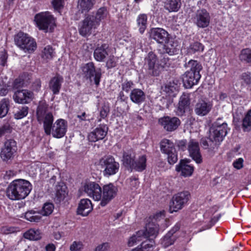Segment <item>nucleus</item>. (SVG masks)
Wrapping results in <instances>:
<instances>
[{
  "label": "nucleus",
  "mask_w": 251,
  "mask_h": 251,
  "mask_svg": "<svg viewBox=\"0 0 251 251\" xmlns=\"http://www.w3.org/2000/svg\"><path fill=\"white\" fill-rule=\"evenodd\" d=\"M107 49L108 47L106 44H103L101 46L97 47L94 52L95 59L99 62L103 61L108 55Z\"/></svg>",
  "instance_id": "obj_32"
},
{
  "label": "nucleus",
  "mask_w": 251,
  "mask_h": 251,
  "mask_svg": "<svg viewBox=\"0 0 251 251\" xmlns=\"http://www.w3.org/2000/svg\"><path fill=\"white\" fill-rule=\"evenodd\" d=\"M194 23L199 28H205L208 26L210 22L209 13L204 9L197 11L193 18Z\"/></svg>",
  "instance_id": "obj_11"
},
{
  "label": "nucleus",
  "mask_w": 251,
  "mask_h": 251,
  "mask_svg": "<svg viewBox=\"0 0 251 251\" xmlns=\"http://www.w3.org/2000/svg\"><path fill=\"white\" fill-rule=\"evenodd\" d=\"M67 195L68 191L66 186L63 182L59 183L55 188V200L60 202L63 201Z\"/></svg>",
  "instance_id": "obj_31"
},
{
  "label": "nucleus",
  "mask_w": 251,
  "mask_h": 251,
  "mask_svg": "<svg viewBox=\"0 0 251 251\" xmlns=\"http://www.w3.org/2000/svg\"><path fill=\"white\" fill-rule=\"evenodd\" d=\"M160 149L161 151L167 154L176 150L174 143L168 139H164L160 142Z\"/></svg>",
  "instance_id": "obj_34"
},
{
  "label": "nucleus",
  "mask_w": 251,
  "mask_h": 251,
  "mask_svg": "<svg viewBox=\"0 0 251 251\" xmlns=\"http://www.w3.org/2000/svg\"><path fill=\"white\" fill-rule=\"evenodd\" d=\"M8 85L3 80L0 79V95L5 96L8 93Z\"/></svg>",
  "instance_id": "obj_56"
},
{
  "label": "nucleus",
  "mask_w": 251,
  "mask_h": 251,
  "mask_svg": "<svg viewBox=\"0 0 251 251\" xmlns=\"http://www.w3.org/2000/svg\"><path fill=\"white\" fill-rule=\"evenodd\" d=\"M53 209V204L50 202H47L44 204L42 209L40 212L42 216H47L51 214Z\"/></svg>",
  "instance_id": "obj_46"
},
{
  "label": "nucleus",
  "mask_w": 251,
  "mask_h": 251,
  "mask_svg": "<svg viewBox=\"0 0 251 251\" xmlns=\"http://www.w3.org/2000/svg\"><path fill=\"white\" fill-rule=\"evenodd\" d=\"M15 45L25 53H32L37 48L35 39L27 33L19 32L14 37Z\"/></svg>",
  "instance_id": "obj_5"
},
{
  "label": "nucleus",
  "mask_w": 251,
  "mask_h": 251,
  "mask_svg": "<svg viewBox=\"0 0 251 251\" xmlns=\"http://www.w3.org/2000/svg\"><path fill=\"white\" fill-rule=\"evenodd\" d=\"M145 232L143 230H139L131 236L127 242L128 247H132L137 242L144 239Z\"/></svg>",
  "instance_id": "obj_38"
},
{
  "label": "nucleus",
  "mask_w": 251,
  "mask_h": 251,
  "mask_svg": "<svg viewBox=\"0 0 251 251\" xmlns=\"http://www.w3.org/2000/svg\"><path fill=\"white\" fill-rule=\"evenodd\" d=\"M108 16V12L105 7H101L99 8L94 17L95 21L99 25L100 22H102L106 19Z\"/></svg>",
  "instance_id": "obj_37"
},
{
  "label": "nucleus",
  "mask_w": 251,
  "mask_h": 251,
  "mask_svg": "<svg viewBox=\"0 0 251 251\" xmlns=\"http://www.w3.org/2000/svg\"><path fill=\"white\" fill-rule=\"evenodd\" d=\"M222 118H218L217 120V121L214 123V124L212 127H220V128L228 130L227 124L225 122H222Z\"/></svg>",
  "instance_id": "obj_57"
},
{
  "label": "nucleus",
  "mask_w": 251,
  "mask_h": 251,
  "mask_svg": "<svg viewBox=\"0 0 251 251\" xmlns=\"http://www.w3.org/2000/svg\"><path fill=\"white\" fill-rule=\"evenodd\" d=\"M242 125L245 128L251 126V109L248 111L243 119Z\"/></svg>",
  "instance_id": "obj_54"
},
{
  "label": "nucleus",
  "mask_w": 251,
  "mask_h": 251,
  "mask_svg": "<svg viewBox=\"0 0 251 251\" xmlns=\"http://www.w3.org/2000/svg\"><path fill=\"white\" fill-rule=\"evenodd\" d=\"M190 104L189 95L188 94L183 93L180 97L178 106L176 110V114L178 116H182L185 113Z\"/></svg>",
  "instance_id": "obj_26"
},
{
  "label": "nucleus",
  "mask_w": 251,
  "mask_h": 251,
  "mask_svg": "<svg viewBox=\"0 0 251 251\" xmlns=\"http://www.w3.org/2000/svg\"><path fill=\"white\" fill-rule=\"evenodd\" d=\"M106 134L107 131L105 128L98 127L89 134L88 139L90 142H95L103 139Z\"/></svg>",
  "instance_id": "obj_27"
},
{
  "label": "nucleus",
  "mask_w": 251,
  "mask_h": 251,
  "mask_svg": "<svg viewBox=\"0 0 251 251\" xmlns=\"http://www.w3.org/2000/svg\"><path fill=\"white\" fill-rule=\"evenodd\" d=\"M147 158L145 155H141L135 160L133 164L132 170H135L138 172H142L146 169Z\"/></svg>",
  "instance_id": "obj_35"
},
{
  "label": "nucleus",
  "mask_w": 251,
  "mask_h": 251,
  "mask_svg": "<svg viewBox=\"0 0 251 251\" xmlns=\"http://www.w3.org/2000/svg\"><path fill=\"white\" fill-rule=\"evenodd\" d=\"M116 64V58L113 55L109 56L106 62V66L108 68L114 67Z\"/></svg>",
  "instance_id": "obj_60"
},
{
  "label": "nucleus",
  "mask_w": 251,
  "mask_h": 251,
  "mask_svg": "<svg viewBox=\"0 0 251 251\" xmlns=\"http://www.w3.org/2000/svg\"><path fill=\"white\" fill-rule=\"evenodd\" d=\"M123 164L128 169L132 170L135 162V154L131 151L125 152L123 155Z\"/></svg>",
  "instance_id": "obj_33"
},
{
  "label": "nucleus",
  "mask_w": 251,
  "mask_h": 251,
  "mask_svg": "<svg viewBox=\"0 0 251 251\" xmlns=\"http://www.w3.org/2000/svg\"><path fill=\"white\" fill-rule=\"evenodd\" d=\"M82 74L87 78L91 79L94 76V81L96 85L100 83L101 73L96 71L94 64L93 62H89L83 64L81 67Z\"/></svg>",
  "instance_id": "obj_14"
},
{
  "label": "nucleus",
  "mask_w": 251,
  "mask_h": 251,
  "mask_svg": "<svg viewBox=\"0 0 251 251\" xmlns=\"http://www.w3.org/2000/svg\"><path fill=\"white\" fill-rule=\"evenodd\" d=\"M93 206L91 201L88 199H82L80 201L77 210V214L83 216H86L92 210Z\"/></svg>",
  "instance_id": "obj_23"
},
{
  "label": "nucleus",
  "mask_w": 251,
  "mask_h": 251,
  "mask_svg": "<svg viewBox=\"0 0 251 251\" xmlns=\"http://www.w3.org/2000/svg\"><path fill=\"white\" fill-rule=\"evenodd\" d=\"M13 98L16 103H28L32 100L33 93L27 90H17L15 92Z\"/></svg>",
  "instance_id": "obj_18"
},
{
  "label": "nucleus",
  "mask_w": 251,
  "mask_h": 251,
  "mask_svg": "<svg viewBox=\"0 0 251 251\" xmlns=\"http://www.w3.org/2000/svg\"><path fill=\"white\" fill-rule=\"evenodd\" d=\"M54 51L51 47L47 46L42 51V56L44 59H50L53 57Z\"/></svg>",
  "instance_id": "obj_49"
},
{
  "label": "nucleus",
  "mask_w": 251,
  "mask_h": 251,
  "mask_svg": "<svg viewBox=\"0 0 251 251\" xmlns=\"http://www.w3.org/2000/svg\"><path fill=\"white\" fill-rule=\"evenodd\" d=\"M190 198V194L188 191L181 192L174 195L170 205V212H176L182 209Z\"/></svg>",
  "instance_id": "obj_7"
},
{
  "label": "nucleus",
  "mask_w": 251,
  "mask_h": 251,
  "mask_svg": "<svg viewBox=\"0 0 251 251\" xmlns=\"http://www.w3.org/2000/svg\"><path fill=\"white\" fill-rule=\"evenodd\" d=\"M164 8L169 12H176L180 9L181 0H163Z\"/></svg>",
  "instance_id": "obj_29"
},
{
  "label": "nucleus",
  "mask_w": 251,
  "mask_h": 251,
  "mask_svg": "<svg viewBox=\"0 0 251 251\" xmlns=\"http://www.w3.org/2000/svg\"><path fill=\"white\" fill-rule=\"evenodd\" d=\"M129 186L131 189H136L137 188L139 185V182L137 178L134 177H130L129 180Z\"/></svg>",
  "instance_id": "obj_58"
},
{
  "label": "nucleus",
  "mask_w": 251,
  "mask_h": 251,
  "mask_svg": "<svg viewBox=\"0 0 251 251\" xmlns=\"http://www.w3.org/2000/svg\"><path fill=\"white\" fill-rule=\"evenodd\" d=\"M48 105L45 101H40L39 105L37 109V118H42L44 115L48 113Z\"/></svg>",
  "instance_id": "obj_44"
},
{
  "label": "nucleus",
  "mask_w": 251,
  "mask_h": 251,
  "mask_svg": "<svg viewBox=\"0 0 251 251\" xmlns=\"http://www.w3.org/2000/svg\"><path fill=\"white\" fill-rule=\"evenodd\" d=\"M203 50V46L199 42H196L191 44L188 48V51L190 53L201 51Z\"/></svg>",
  "instance_id": "obj_50"
},
{
  "label": "nucleus",
  "mask_w": 251,
  "mask_h": 251,
  "mask_svg": "<svg viewBox=\"0 0 251 251\" xmlns=\"http://www.w3.org/2000/svg\"><path fill=\"white\" fill-rule=\"evenodd\" d=\"M175 240V236H172L170 233H167L162 241V244L164 247L166 248L172 245Z\"/></svg>",
  "instance_id": "obj_48"
},
{
  "label": "nucleus",
  "mask_w": 251,
  "mask_h": 251,
  "mask_svg": "<svg viewBox=\"0 0 251 251\" xmlns=\"http://www.w3.org/2000/svg\"><path fill=\"white\" fill-rule=\"evenodd\" d=\"M83 248V244L79 241H74L70 247V251H80Z\"/></svg>",
  "instance_id": "obj_55"
},
{
  "label": "nucleus",
  "mask_w": 251,
  "mask_h": 251,
  "mask_svg": "<svg viewBox=\"0 0 251 251\" xmlns=\"http://www.w3.org/2000/svg\"><path fill=\"white\" fill-rule=\"evenodd\" d=\"M239 58L241 61L251 62V50L248 48L242 50L239 55Z\"/></svg>",
  "instance_id": "obj_45"
},
{
  "label": "nucleus",
  "mask_w": 251,
  "mask_h": 251,
  "mask_svg": "<svg viewBox=\"0 0 251 251\" xmlns=\"http://www.w3.org/2000/svg\"><path fill=\"white\" fill-rule=\"evenodd\" d=\"M99 164L104 169L103 174L106 176L114 175L119 170V163L112 156H106L101 158L100 160Z\"/></svg>",
  "instance_id": "obj_6"
},
{
  "label": "nucleus",
  "mask_w": 251,
  "mask_h": 251,
  "mask_svg": "<svg viewBox=\"0 0 251 251\" xmlns=\"http://www.w3.org/2000/svg\"><path fill=\"white\" fill-rule=\"evenodd\" d=\"M227 133V130L219 127H211L209 130V138L212 142L216 145L219 144L223 140Z\"/></svg>",
  "instance_id": "obj_19"
},
{
  "label": "nucleus",
  "mask_w": 251,
  "mask_h": 251,
  "mask_svg": "<svg viewBox=\"0 0 251 251\" xmlns=\"http://www.w3.org/2000/svg\"><path fill=\"white\" fill-rule=\"evenodd\" d=\"M166 154L167 155L168 162L170 164H174L177 161V155L176 150Z\"/></svg>",
  "instance_id": "obj_53"
},
{
  "label": "nucleus",
  "mask_w": 251,
  "mask_h": 251,
  "mask_svg": "<svg viewBox=\"0 0 251 251\" xmlns=\"http://www.w3.org/2000/svg\"><path fill=\"white\" fill-rule=\"evenodd\" d=\"M34 21L38 29L45 32H52L56 26L55 19L49 11L36 14Z\"/></svg>",
  "instance_id": "obj_4"
},
{
  "label": "nucleus",
  "mask_w": 251,
  "mask_h": 251,
  "mask_svg": "<svg viewBox=\"0 0 251 251\" xmlns=\"http://www.w3.org/2000/svg\"><path fill=\"white\" fill-rule=\"evenodd\" d=\"M51 3L54 9L58 10L63 7L64 0H52Z\"/></svg>",
  "instance_id": "obj_59"
},
{
  "label": "nucleus",
  "mask_w": 251,
  "mask_h": 251,
  "mask_svg": "<svg viewBox=\"0 0 251 251\" xmlns=\"http://www.w3.org/2000/svg\"><path fill=\"white\" fill-rule=\"evenodd\" d=\"M38 122L43 123V127L45 132L48 135L51 134V127L53 125V116L51 112H48L44 115L42 118H37Z\"/></svg>",
  "instance_id": "obj_21"
},
{
  "label": "nucleus",
  "mask_w": 251,
  "mask_h": 251,
  "mask_svg": "<svg viewBox=\"0 0 251 251\" xmlns=\"http://www.w3.org/2000/svg\"><path fill=\"white\" fill-rule=\"evenodd\" d=\"M94 2L93 0H78V6L82 12H88L92 8Z\"/></svg>",
  "instance_id": "obj_41"
},
{
  "label": "nucleus",
  "mask_w": 251,
  "mask_h": 251,
  "mask_svg": "<svg viewBox=\"0 0 251 251\" xmlns=\"http://www.w3.org/2000/svg\"><path fill=\"white\" fill-rule=\"evenodd\" d=\"M212 107V105L210 102L201 100L196 104L194 110L196 114L203 116L207 115L210 112Z\"/></svg>",
  "instance_id": "obj_20"
},
{
  "label": "nucleus",
  "mask_w": 251,
  "mask_h": 251,
  "mask_svg": "<svg viewBox=\"0 0 251 251\" xmlns=\"http://www.w3.org/2000/svg\"><path fill=\"white\" fill-rule=\"evenodd\" d=\"M143 251H153L155 247V242L153 240H149L144 242L141 245Z\"/></svg>",
  "instance_id": "obj_51"
},
{
  "label": "nucleus",
  "mask_w": 251,
  "mask_h": 251,
  "mask_svg": "<svg viewBox=\"0 0 251 251\" xmlns=\"http://www.w3.org/2000/svg\"><path fill=\"white\" fill-rule=\"evenodd\" d=\"M147 16L145 14H141L137 18V25L141 34L144 32L147 27Z\"/></svg>",
  "instance_id": "obj_36"
},
{
  "label": "nucleus",
  "mask_w": 251,
  "mask_h": 251,
  "mask_svg": "<svg viewBox=\"0 0 251 251\" xmlns=\"http://www.w3.org/2000/svg\"><path fill=\"white\" fill-rule=\"evenodd\" d=\"M187 150L190 156L197 164H200L202 162V158L198 141L194 139L190 140L187 144Z\"/></svg>",
  "instance_id": "obj_16"
},
{
  "label": "nucleus",
  "mask_w": 251,
  "mask_h": 251,
  "mask_svg": "<svg viewBox=\"0 0 251 251\" xmlns=\"http://www.w3.org/2000/svg\"><path fill=\"white\" fill-rule=\"evenodd\" d=\"M81 190L94 200L100 201L102 190L98 183L92 181L86 182L82 186Z\"/></svg>",
  "instance_id": "obj_8"
},
{
  "label": "nucleus",
  "mask_w": 251,
  "mask_h": 251,
  "mask_svg": "<svg viewBox=\"0 0 251 251\" xmlns=\"http://www.w3.org/2000/svg\"><path fill=\"white\" fill-rule=\"evenodd\" d=\"M166 221L165 211H162L156 213L153 217L151 222H153L155 224H159V223Z\"/></svg>",
  "instance_id": "obj_52"
},
{
  "label": "nucleus",
  "mask_w": 251,
  "mask_h": 251,
  "mask_svg": "<svg viewBox=\"0 0 251 251\" xmlns=\"http://www.w3.org/2000/svg\"><path fill=\"white\" fill-rule=\"evenodd\" d=\"M63 82V77L58 74H56L51 78L49 82V86L53 94L57 95L59 94Z\"/></svg>",
  "instance_id": "obj_22"
},
{
  "label": "nucleus",
  "mask_w": 251,
  "mask_h": 251,
  "mask_svg": "<svg viewBox=\"0 0 251 251\" xmlns=\"http://www.w3.org/2000/svg\"><path fill=\"white\" fill-rule=\"evenodd\" d=\"M117 191V187L112 183L104 185L100 204L105 206L116 196Z\"/></svg>",
  "instance_id": "obj_10"
},
{
  "label": "nucleus",
  "mask_w": 251,
  "mask_h": 251,
  "mask_svg": "<svg viewBox=\"0 0 251 251\" xmlns=\"http://www.w3.org/2000/svg\"><path fill=\"white\" fill-rule=\"evenodd\" d=\"M185 67L189 70L183 75L182 81L186 88H191L199 82L201 77L200 72L202 67L197 61L191 60L185 64Z\"/></svg>",
  "instance_id": "obj_3"
},
{
  "label": "nucleus",
  "mask_w": 251,
  "mask_h": 251,
  "mask_svg": "<svg viewBox=\"0 0 251 251\" xmlns=\"http://www.w3.org/2000/svg\"><path fill=\"white\" fill-rule=\"evenodd\" d=\"M24 236L30 240H38L41 238V232L38 229H30L24 233Z\"/></svg>",
  "instance_id": "obj_42"
},
{
  "label": "nucleus",
  "mask_w": 251,
  "mask_h": 251,
  "mask_svg": "<svg viewBox=\"0 0 251 251\" xmlns=\"http://www.w3.org/2000/svg\"><path fill=\"white\" fill-rule=\"evenodd\" d=\"M162 90L168 96L175 97L178 91V86L174 81H170L162 87Z\"/></svg>",
  "instance_id": "obj_30"
},
{
  "label": "nucleus",
  "mask_w": 251,
  "mask_h": 251,
  "mask_svg": "<svg viewBox=\"0 0 251 251\" xmlns=\"http://www.w3.org/2000/svg\"><path fill=\"white\" fill-rule=\"evenodd\" d=\"M130 99L133 102L139 104L145 100L146 95L140 89L135 88L130 92Z\"/></svg>",
  "instance_id": "obj_28"
},
{
  "label": "nucleus",
  "mask_w": 251,
  "mask_h": 251,
  "mask_svg": "<svg viewBox=\"0 0 251 251\" xmlns=\"http://www.w3.org/2000/svg\"><path fill=\"white\" fill-rule=\"evenodd\" d=\"M25 217L30 222H38L41 220L42 216L39 211L31 210L25 213Z\"/></svg>",
  "instance_id": "obj_39"
},
{
  "label": "nucleus",
  "mask_w": 251,
  "mask_h": 251,
  "mask_svg": "<svg viewBox=\"0 0 251 251\" xmlns=\"http://www.w3.org/2000/svg\"><path fill=\"white\" fill-rule=\"evenodd\" d=\"M159 225L155 224L153 222L149 223L146 226V230H143L145 232V238H151L150 240L155 238L158 233Z\"/></svg>",
  "instance_id": "obj_24"
},
{
  "label": "nucleus",
  "mask_w": 251,
  "mask_h": 251,
  "mask_svg": "<svg viewBox=\"0 0 251 251\" xmlns=\"http://www.w3.org/2000/svg\"><path fill=\"white\" fill-rule=\"evenodd\" d=\"M159 124L167 131L176 130L181 124L180 120L176 117L164 116L158 120Z\"/></svg>",
  "instance_id": "obj_12"
},
{
  "label": "nucleus",
  "mask_w": 251,
  "mask_h": 251,
  "mask_svg": "<svg viewBox=\"0 0 251 251\" xmlns=\"http://www.w3.org/2000/svg\"><path fill=\"white\" fill-rule=\"evenodd\" d=\"M32 189L30 183L25 179H16L8 185L6 195L11 200H19L25 199Z\"/></svg>",
  "instance_id": "obj_2"
},
{
  "label": "nucleus",
  "mask_w": 251,
  "mask_h": 251,
  "mask_svg": "<svg viewBox=\"0 0 251 251\" xmlns=\"http://www.w3.org/2000/svg\"><path fill=\"white\" fill-rule=\"evenodd\" d=\"M28 113V108L26 106H22L15 113L14 118L16 119H21L27 115Z\"/></svg>",
  "instance_id": "obj_47"
},
{
  "label": "nucleus",
  "mask_w": 251,
  "mask_h": 251,
  "mask_svg": "<svg viewBox=\"0 0 251 251\" xmlns=\"http://www.w3.org/2000/svg\"><path fill=\"white\" fill-rule=\"evenodd\" d=\"M242 79L247 84L251 85V74L244 73L242 75Z\"/></svg>",
  "instance_id": "obj_64"
},
{
  "label": "nucleus",
  "mask_w": 251,
  "mask_h": 251,
  "mask_svg": "<svg viewBox=\"0 0 251 251\" xmlns=\"http://www.w3.org/2000/svg\"><path fill=\"white\" fill-rule=\"evenodd\" d=\"M10 106V100L8 99H3L0 101V118L5 117L7 114Z\"/></svg>",
  "instance_id": "obj_40"
},
{
  "label": "nucleus",
  "mask_w": 251,
  "mask_h": 251,
  "mask_svg": "<svg viewBox=\"0 0 251 251\" xmlns=\"http://www.w3.org/2000/svg\"><path fill=\"white\" fill-rule=\"evenodd\" d=\"M150 37L159 44H163L168 40L169 34L162 28H152L150 31Z\"/></svg>",
  "instance_id": "obj_17"
},
{
  "label": "nucleus",
  "mask_w": 251,
  "mask_h": 251,
  "mask_svg": "<svg viewBox=\"0 0 251 251\" xmlns=\"http://www.w3.org/2000/svg\"><path fill=\"white\" fill-rule=\"evenodd\" d=\"M68 123L62 119L57 120L53 124L51 130L52 136L56 138H61L64 136L67 130Z\"/></svg>",
  "instance_id": "obj_15"
},
{
  "label": "nucleus",
  "mask_w": 251,
  "mask_h": 251,
  "mask_svg": "<svg viewBox=\"0 0 251 251\" xmlns=\"http://www.w3.org/2000/svg\"><path fill=\"white\" fill-rule=\"evenodd\" d=\"M17 150L16 142L12 139L7 140L0 151V157L5 162L13 159Z\"/></svg>",
  "instance_id": "obj_9"
},
{
  "label": "nucleus",
  "mask_w": 251,
  "mask_h": 251,
  "mask_svg": "<svg viewBox=\"0 0 251 251\" xmlns=\"http://www.w3.org/2000/svg\"><path fill=\"white\" fill-rule=\"evenodd\" d=\"M176 170L180 172L181 175L184 177L191 176L194 172L193 166L187 164L184 160H181L179 163L176 165Z\"/></svg>",
  "instance_id": "obj_25"
},
{
  "label": "nucleus",
  "mask_w": 251,
  "mask_h": 251,
  "mask_svg": "<svg viewBox=\"0 0 251 251\" xmlns=\"http://www.w3.org/2000/svg\"><path fill=\"white\" fill-rule=\"evenodd\" d=\"M171 62L166 54L161 55L159 59L152 52H150L145 58V65L148 73L153 76H158L163 69L169 67Z\"/></svg>",
  "instance_id": "obj_1"
},
{
  "label": "nucleus",
  "mask_w": 251,
  "mask_h": 251,
  "mask_svg": "<svg viewBox=\"0 0 251 251\" xmlns=\"http://www.w3.org/2000/svg\"><path fill=\"white\" fill-rule=\"evenodd\" d=\"M11 128L9 125H5L0 127V137L3 135L5 133L10 132Z\"/></svg>",
  "instance_id": "obj_63"
},
{
  "label": "nucleus",
  "mask_w": 251,
  "mask_h": 251,
  "mask_svg": "<svg viewBox=\"0 0 251 251\" xmlns=\"http://www.w3.org/2000/svg\"><path fill=\"white\" fill-rule=\"evenodd\" d=\"M109 248V245L108 243H103L98 245L95 248V251H108Z\"/></svg>",
  "instance_id": "obj_61"
},
{
  "label": "nucleus",
  "mask_w": 251,
  "mask_h": 251,
  "mask_svg": "<svg viewBox=\"0 0 251 251\" xmlns=\"http://www.w3.org/2000/svg\"><path fill=\"white\" fill-rule=\"evenodd\" d=\"M164 45V50L165 52L170 54L173 55L176 51V46L174 44V42L172 39L168 38L167 42L163 44Z\"/></svg>",
  "instance_id": "obj_43"
},
{
  "label": "nucleus",
  "mask_w": 251,
  "mask_h": 251,
  "mask_svg": "<svg viewBox=\"0 0 251 251\" xmlns=\"http://www.w3.org/2000/svg\"><path fill=\"white\" fill-rule=\"evenodd\" d=\"M133 84L131 81H126L122 84V89L126 92H128L132 87Z\"/></svg>",
  "instance_id": "obj_62"
},
{
  "label": "nucleus",
  "mask_w": 251,
  "mask_h": 251,
  "mask_svg": "<svg viewBox=\"0 0 251 251\" xmlns=\"http://www.w3.org/2000/svg\"><path fill=\"white\" fill-rule=\"evenodd\" d=\"M99 25L94 19V16H89L86 17L82 21L79 29V33L85 36L91 34L93 30L97 28Z\"/></svg>",
  "instance_id": "obj_13"
}]
</instances>
